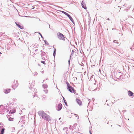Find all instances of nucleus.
Listing matches in <instances>:
<instances>
[{
  "instance_id": "nucleus-5",
  "label": "nucleus",
  "mask_w": 134,
  "mask_h": 134,
  "mask_svg": "<svg viewBox=\"0 0 134 134\" xmlns=\"http://www.w3.org/2000/svg\"><path fill=\"white\" fill-rule=\"evenodd\" d=\"M76 100L78 104L80 106L82 105V103L81 100L80 99L76 98Z\"/></svg>"
},
{
  "instance_id": "nucleus-2",
  "label": "nucleus",
  "mask_w": 134,
  "mask_h": 134,
  "mask_svg": "<svg viewBox=\"0 0 134 134\" xmlns=\"http://www.w3.org/2000/svg\"><path fill=\"white\" fill-rule=\"evenodd\" d=\"M67 88L69 91L71 93H75L76 91L74 88L71 86H70L68 83H67Z\"/></svg>"
},
{
  "instance_id": "nucleus-7",
  "label": "nucleus",
  "mask_w": 134,
  "mask_h": 134,
  "mask_svg": "<svg viewBox=\"0 0 134 134\" xmlns=\"http://www.w3.org/2000/svg\"><path fill=\"white\" fill-rule=\"evenodd\" d=\"M62 105L61 103H59L57 107V110H60L62 108Z\"/></svg>"
},
{
  "instance_id": "nucleus-6",
  "label": "nucleus",
  "mask_w": 134,
  "mask_h": 134,
  "mask_svg": "<svg viewBox=\"0 0 134 134\" xmlns=\"http://www.w3.org/2000/svg\"><path fill=\"white\" fill-rule=\"evenodd\" d=\"M76 52L74 51L73 50H72L70 55V57H75L76 55Z\"/></svg>"
},
{
  "instance_id": "nucleus-18",
  "label": "nucleus",
  "mask_w": 134,
  "mask_h": 134,
  "mask_svg": "<svg viewBox=\"0 0 134 134\" xmlns=\"http://www.w3.org/2000/svg\"><path fill=\"white\" fill-rule=\"evenodd\" d=\"M56 51V49L55 48H54V53H53V55L54 56H55V55Z\"/></svg>"
},
{
  "instance_id": "nucleus-8",
  "label": "nucleus",
  "mask_w": 134,
  "mask_h": 134,
  "mask_svg": "<svg viewBox=\"0 0 134 134\" xmlns=\"http://www.w3.org/2000/svg\"><path fill=\"white\" fill-rule=\"evenodd\" d=\"M16 111V110L15 109H12L10 110L9 113V114H12L14 113H15Z\"/></svg>"
},
{
  "instance_id": "nucleus-3",
  "label": "nucleus",
  "mask_w": 134,
  "mask_h": 134,
  "mask_svg": "<svg viewBox=\"0 0 134 134\" xmlns=\"http://www.w3.org/2000/svg\"><path fill=\"white\" fill-rule=\"evenodd\" d=\"M57 35L58 38L60 40H65V38L64 35L62 33L58 32L57 34Z\"/></svg>"
},
{
  "instance_id": "nucleus-17",
  "label": "nucleus",
  "mask_w": 134,
  "mask_h": 134,
  "mask_svg": "<svg viewBox=\"0 0 134 134\" xmlns=\"http://www.w3.org/2000/svg\"><path fill=\"white\" fill-rule=\"evenodd\" d=\"M5 130V129L4 128H2V129L1 130V133H2V134H3L4 130Z\"/></svg>"
},
{
  "instance_id": "nucleus-10",
  "label": "nucleus",
  "mask_w": 134,
  "mask_h": 134,
  "mask_svg": "<svg viewBox=\"0 0 134 134\" xmlns=\"http://www.w3.org/2000/svg\"><path fill=\"white\" fill-rule=\"evenodd\" d=\"M16 25L19 28L21 29H24V27L21 26L19 24L16 23Z\"/></svg>"
},
{
  "instance_id": "nucleus-20",
  "label": "nucleus",
  "mask_w": 134,
  "mask_h": 134,
  "mask_svg": "<svg viewBox=\"0 0 134 134\" xmlns=\"http://www.w3.org/2000/svg\"><path fill=\"white\" fill-rule=\"evenodd\" d=\"M64 102L65 104V105H66V106H67V103L66 102V100H65L64 99Z\"/></svg>"
},
{
  "instance_id": "nucleus-23",
  "label": "nucleus",
  "mask_w": 134,
  "mask_h": 134,
  "mask_svg": "<svg viewBox=\"0 0 134 134\" xmlns=\"http://www.w3.org/2000/svg\"><path fill=\"white\" fill-rule=\"evenodd\" d=\"M3 126H0V128L1 129H2L3 128H2V127H3Z\"/></svg>"
},
{
  "instance_id": "nucleus-19",
  "label": "nucleus",
  "mask_w": 134,
  "mask_h": 134,
  "mask_svg": "<svg viewBox=\"0 0 134 134\" xmlns=\"http://www.w3.org/2000/svg\"><path fill=\"white\" fill-rule=\"evenodd\" d=\"M63 12L64 14H65L67 16H68V15H69V14L67 13L64 12Z\"/></svg>"
},
{
  "instance_id": "nucleus-4",
  "label": "nucleus",
  "mask_w": 134,
  "mask_h": 134,
  "mask_svg": "<svg viewBox=\"0 0 134 134\" xmlns=\"http://www.w3.org/2000/svg\"><path fill=\"white\" fill-rule=\"evenodd\" d=\"M13 88L14 89L15 88L17 87L18 86V83L17 80H14L12 82Z\"/></svg>"
},
{
  "instance_id": "nucleus-1",
  "label": "nucleus",
  "mask_w": 134,
  "mask_h": 134,
  "mask_svg": "<svg viewBox=\"0 0 134 134\" xmlns=\"http://www.w3.org/2000/svg\"><path fill=\"white\" fill-rule=\"evenodd\" d=\"M42 115L41 116L42 117V118L47 120L48 121L51 120V119L50 116L48 115L46 113L43 111L41 113Z\"/></svg>"
},
{
  "instance_id": "nucleus-24",
  "label": "nucleus",
  "mask_w": 134,
  "mask_h": 134,
  "mask_svg": "<svg viewBox=\"0 0 134 134\" xmlns=\"http://www.w3.org/2000/svg\"><path fill=\"white\" fill-rule=\"evenodd\" d=\"M12 105H15V104L14 103H13Z\"/></svg>"
},
{
  "instance_id": "nucleus-16",
  "label": "nucleus",
  "mask_w": 134,
  "mask_h": 134,
  "mask_svg": "<svg viewBox=\"0 0 134 134\" xmlns=\"http://www.w3.org/2000/svg\"><path fill=\"white\" fill-rule=\"evenodd\" d=\"M68 17L70 19V20L71 21H72V17L69 14V15H68Z\"/></svg>"
},
{
  "instance_id": "nucleus-9",
  "label": "nucleus",
  "mask_w": 134,
  "mask_h": 134,
  "mask_svg": "<svg viewBox=\"0 0 134 134\" xmlns=\"http://www.w3.org/2000/svg\"><path fill=\"white\" fill-rule=\"evenodd\" d=\"M81 5L82 6V7L84 8L85 9H87L86 7V5L84 3H83V2L81 3Z\"/></svg>"
},
{
  "instance_id": "nucleus-25",
  "label": "nucleus",
  "mask_w": 134,
  "mask_h": 134,
  "mask_svg": "<svg viewBox=\"0 0 134 134\" xmlns=\"http://www.w3.org/2000/svg\"><path fill=\"white\" fill-rule=\"evenodd\" d=\"M2 54V53L1 52H0V54Z\"/></svg>"
},
{
  "instance_id": "nucleus-13",
  "label": "nucleus",
  "mask_w": 134,
  "mask_h": 134,
  "mask_svg": "<svg viewBox=\"0 0 134 134\" xmlns=\"http://www.w3.org/2000/svg\"><path fill=\"white\" fill-rule=\"evenodd\" d=\"M74 117L75 119H78L79 118V117L77 114H74Z\"/></svg>"
},
{
  "instance_id": "nucleus-21",
  "label": "nucleus",
  "mask_w": 134,
  "mask_h": 134,
  "mask_svg": "<svg viewBox=\"0 0 134 134\" xmlns=\"http://www.w3.org/2000/svg\"><path fill=\"white\" fill-rule=\"evenodd\" d=\"M41 62L42 63H43V64H46L45 62L44 61H42Z\"/></svg>"
},
{
  "instance_id": "nucleus-26",
  "label": "nucleus",
  "mask_w": 134,
  "mask_h": 134,
  "mask_svg": "<svg viewBox=\"0 0 134 134\" xmlns=\"http://www.w3.org/2000/svg\"><path fill=\"white\" fill-rule=\"evenodd\" d=\"M0 134H2V133H1Z\"/></svg>"
},
{
  "instance_id": "nucleus-11",
  "label": "nucleus",
  "mask_w": 134,
  "mask_h": 134,
  "mask_svg": "<svg viewBox=\"0 0 134 134\" xmlns=\"http://www.w3.org/2000/svg\"><path fill=\"white\" fill-rule=\"evenodd\" d=\"M10 89H7L5 90V92L6 93H8L10 92Z\"/></svg>"
},
{
  "instance_id": "nucleus-14",
  "label": "nucleus",
  "mask_w": 134,
  "mask_h": 134,
  "mask_svg": "<svg viewBox=\"0 0 134 134\" xmlns=\"http://www.w3.org/2000/svg\"><path fill=\"white\" fill-rule=\"evenodd\" d=\"M8 120L9 121H13L14 120V118L10 117L8 118Z\"/></svg>"
},
{
  "instance_id": "nucleus-15",
  "label": "nucleus",
  "mask_w": 134,
  "mask_h": 134,
  "mask_svg": "<svg viewBox=\"0 0 134 134\" xmlns=\"http://www.w3.org/2000/svg\"><path fill=\"white\" fill-rule=\"evenodd\" d=\"M43 86L44 88H47V87H48L47 85L45 84H43Z\"/></svg>"
},
{
  "instance_id": "nucleus-12",
  "label": "nucleus",
  "mask_w": 134,
  "mask_h": 134,
  "mask_svg": "<svg viewBox=\"0 0 134 134\" xmlns=\"http://www.w3.org/2000/svg\"><path fill=\"white\" fill-rule=\"evenodd\" d=\"M128 93L129 95L130 96H132L133 94V93L132 92L130 91H129Z\"/></svg>"
},
{
  "instance_id": "nucleus-22",
  "label": "nucleus",
  "mask_w": 134,
  "mask_h": 134,
  "mask_svg": "<svg viewBox=\"0 0 134 134\" xmlns=\"http://www.w3.org/2000/svg\"><path fill=\"white\" fill-rule=\"evenodd\" d=\"M117 41L116 40H114L113 41L115 43H116V42Z\"/></svg>"
}]
</instances>
